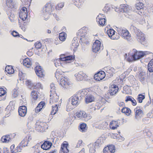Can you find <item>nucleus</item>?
Segmentation results:
<instances>
[{
  "label": "nucleus",
  "instance_id": "nucleus-1",
  "mask_svg": "<svg viewBox=\"0 0 153 153\" xmlns=\"http://www.w3.org/2000/svg\"><path fill=\"white\" fill-rule=\"evenodd\" d=\"M147 51H138L135 49H133L129 52V54L131 58L128 57L127 60L128 62H131L133 60L135 61L143 57L145 55L148 54Z\"/></svg>",
  "mask_w": 153,
  "mask_h": 153
},
{
  "label": "nucleus",
  "instance_id": "nucleus-2",
  "mask_svg": "<svg viewBox=\"0 0 153 153\" xmlns=\"http://www.w3.org/2000/svg\"><path fill=\"white\" fill-rule=\"evenodd\" d=\"M86 27H83L80 29L77 33V37L74 38L71 46L72 48H74V50H76L79 45V43L77 42H76V40H77L78 39L82 41V39L85 37L86 32Z\"/></svg>",
  "mask_w": 153,
  "mask_h": 153
},
{
  "label": "nucleus",
  "instance_id": "nucleus-3",
  "mask_svg": "<svg viewBox=\"0 0 153 153\" xmlns=\"http://www.w3.org/2000/svg\"><path fill=\"white\" fill-rule=\"evenodd\" d=\"M131 28L133 29V30L136 35V38L137 41L142 44H145L146 43V41L144 34L139 29L134 26H131Z\"/></svg>",
  "mask_w": 153,
  "mask_h": 153
},
{
  "label": "nucleus",
  "instance_id": "nucleus-4",
  "mask_svg": "<svg viewBox=\"0 0 153 153\" xmlns=\"http://www.w3.org/2000/svg\"><path fill=\"white\" fill-rule=\"evenodd\" d=\"M53 5L51 3L46 4L42 10V15L44 19L46 20L48 19L49 14L52 12Z\"/></svg>",
  "mask_w": 153,
  "mask_h": 153
},
{
  "label": "nucleus",
  "instance_id": "nucleus-5",
  "mask_svg": "<svg viewBox=\"0 0 153 153\" xmlns=\"http://www.w3.org/2000/svg\"><path fill=\"white\" fill-rule=\"evenodd\" d=\"M76 114V116L77 117L85 121H88L91 118L90 116L83 110H81L77 112Z\"/></svg>",
  "mask_w": 153,
  "mask_h": 153
},
{
  "label": "nucleus",
  "instance_id": "nucleus-6",
  "mask_svg": "<svg viewBox=\"0 0 153 153\" xmlns=\"http://www.w3.org/2000/svg\"><path fill=\"white\" fill-rule=\"evenodd\" d=\"M48 127L46 123L41 122L36 125V129L38 131L43 132L48 128Z\"/></svg>",
  "mask_w": 153,
  "mask_h": 153
},
{
  "label": "nucleus",
  "instance_id": "nucleus-7",
  "mask_svg": "<svg viewBox=\"0 0 153 153\" xmlns=\"http://www.w3.org/2000/svg\"><path fill=\"white\" fill-rule=\"evenodd\" d=\"M59 84L63 88H67L70 85V83L67 78L64 77L60 79Z\"/></svg>",
  "mask_w": 153,
  "mask_h": 153
},
{
  "label": "nucleus",
  "instance_id": "nucleus-8",
  "mask_svg": "<svg viewBox=\"0 0 153 153\" xmlns=\"http://www.w3.org/2000/svg\"><path fill=\"white\" fill-rule=\"evenodd\" d=\"M29 141V140H28L27 137H26L16 148L17 151L21 152L22 148L27 146Z\"/></svg>",
  "mask_w": 153,
  "mask_h": 153
},
{
  "label": "nucleus",
  "instance_id": "nucleus-9",
  "mask_svg": "<svg viewBox=\"0 0 153 153\" xmlns=\"http://www.w3.org/2000/svg\"><path fill=\"white\" fill-rule=\"evenodd\" d=\"M105 18L104 14L100 13L96 18L97 21L100 25L103 26L105 22Z\"/></svg>",
  "mask_w": 153,
  "mask_h": 153
},
{
  "label": "nucleus",
  "instance_id": "nucleus-10",
  "mask_svg": "<svg viewBox=\"0 0 153 153\" xmlns=\"http://www.w3.org/2000/svg\"><path fill=\"white\" fill-rule=\"evenodd\" d=\"M35 73L36 75L39 77H43L45 76L44 71L40 65H37L35 68Z\"/></svg>",
  "mask_w": 153,
  "mask_h": 153
},
{
  "label": "nucleus",
  "instance_id": "nucleus-11",
  "mask_svg": "<svg viewBox=\"0 0 153 153\" xmlns=\"http://www.w3.org/2000/svg\"><path fill=\"white\" fill-rule=\"evenodd\" d=\"M105 76V72L103 71H100L95 74L94 78L96 80L99 81L103 79Z\"/></svg>",
  "mask_w": 153,
  "mask_h": 153
},
{
  "label": "nucleus",
  "instance_id": "nucleus-12",
  "mask_svg": "<svg viewBox=\"0 0 153 153\" xmlns=\"http://www.w3.org/2000/svg\"><path fill=\"white\" fill-rule=\"evenodd\" d=\"M134 111H135V118L136 119L138 120L143 117V112L142 110L140 109L139 107L137 106L134 109Z\"/></svg>",
  "mask_w": 153,
  "mask_h": 153
},
{
  "label": "nucleus",
  "instance_id": "nucleus-13",
  "mask_svg": "<svg viewBox=\"0 0 153 153\" xmlns=\"http://www.w3.org/2000/svg\"><path fill=\"white\" fill-rule=\"evenodd\" d=\"M101 42L98 40H96L93 43L92 46V51L96 53L98 51L100 48Z\"/></svg>",
  "mask_w": 153,
  "mask_h": 153
},
{
  "label": "nucleus",
  "instance_id": "nucleus-14",
  "mask_svg": "<svg viewBox=\"0 0 153 153\" xmlns=\"http://www.w3.org/2000/svg\"><path fill=\"white\" fill-rule=\"evenodd\" d=\"M115 151L114 146L111 145L105 147L103 149L104 153H114Z\"/></svg>",
  "mask_w": 153,
  "mask_h": 153
},
{
  "label": "nucleus",
  "instance_id": "nucleus-15",
  "mask_svg": "<svg viewBox=\"0 0 153 153\" xmlns=\"http://www.w3.org/2000/svg\"><path fill=\"white\" fill-rule=\"evenodd\" d=\"M18 112L19 116L22 117H25L27 112L26 107L25 105L20 106L19 108Z\"/></svg>",
  "mask_w": 153,
  "mask_h": 153
},
{
  "label": "nucleus",
  "instance_id": "nucleus-16",
  "mask_svg": "<svg viewBox=\"0 0 153 153\" xmlns=\"http://www.w3.org/2000/svg\"><path fill=\"white\" fill-rule=\"evenodd\" d=\"M118 88L117 85H112L109 87V93L111 95H114L117 92Z\"/></svg>",
  "mask_w": 153,
  "mask_h": 153
},
{
  "label": "nucleus",
  "instance_id": "nucleus-17",
  "mask_svg": "<svg viewBox=\"0 0 153 153\" xmlns=\"http://www.w3.org/2000/svg\"><path fill=\"white\" fill-rule=\"evenodd\" d=\"M50 103L52 104L58 101L59 96L57 95L56 93L51 94L50 95Z\"/></svg>",
  "mask_w": 153,
  "mask_h": 153
},
{
  "label": "nucleus",
  "instance_id": "nucleus-18",
  "mask_svg": "<svg viewBox=\"0 0 153 153\" xmlns=\"http://www.w3.org/2000/svg\"><path fill=\"white\" fill-rule=\"evenodd\" d=\"M104 69L108 75L110 76H112L115 72V70L113 68L110 66L105 67Z\"/></svg>",
  "mask_w": 153,
  "mask_h": 153
},
{
  "label": "nucleus",
  "instance_id": "nucleus-19",
  "mask_svg": "<svg viewBox=\"0 0 153 153\" xmlns=\"http://www.w3.org/2000/svg\"><path fill=\"white\" fill-rule=\"evenodd\" d=\"M71 104L73 105H77L79 104V98L78 96L76 94L73 95L71 97Z\"/></svg>",
  "mask_w": 153,
  "mask_h": 153
},
{
  "label": "nucleus",
  "instance_id": "nucleus-20",
  "mask_svg": "<svg viewBox=\"0 0 153 153\" xmlns=\"http://www.w3.org/2000/svg\"><path fill=\"white\" fill-rule=\"evenodd\" d=\"M52 145V143L51 141L47 140L41 145V148L43 150H47L51 148Z\"/></svg>",
  "mask_w": 153,
  "mask_h": 153
},
{
  "label": "nucleus",
  "instance_id": "nucleus-21",
  "mask_svg": "<svg viewBox=\"0 0 153 153\" xmlns=\"http://www.w3.org/2000/svg\"><path fill=\"white\" fill-rule=\"evenodd\" d=\"M6 4L8 7V9L12 10L13 11L15 10L16 8L14 6V4L12 0H7Z\"/></svg>",
  "mask_w": 153,
  "mask_h": 153
},
{
  "label": "nucleus",
  "instance_id": "nucleus-22",
  "mask_svg": "<svg viewBox=\"0 0 153 153\" xmlns=\"http://www.w3.org/2000/svg\"><path fill=\"white\" fill-rule=\"evenodd\" d=\"M85 74L82 71H79L77 74H75L77 80L78 81L82 80L84 77H85Z\"/></svg>",
  "mask_w": 153,
  "mask_h": 153
},
{
  "label": "nucleus",
  "instance_id": "nucleus-23",
  "mask_svg": "<svg viewBox=\"0 0 153 153\" xmlns=\"http://www.w3.org/2000/svg\"><path fill=\"white\" fill-rule=\"evenodd\" d=\"M60 57H61V59H62V60L64 61H66L68 60H71L75 58L74 56L73 55L69 56H66L65 54H61L60 55Z\"/></svg>",
  "mask_w": 153,
  "mask_h": 153
},
{
  "label": "nucleus",
  "instance_id": "nucleus-24",
  "mask_svg": "<svg viewBox=\"0 0 153 153\" xmlns=\"http://www.w3.org/2000/svg\"><path fill=\"white\" fill-rule=\"evenodd\" d=\"M68 146V143H63L61 145V149L60 150V153H68L69 150L67 149Z\"/></svg>",
  "mask_w": 153,
  "mask_h": 153
},
{
  "label": "nucleus",
  "instance_id": "nucleus-25",
  "mask_svg": "<svg viewBox=\"0 0 153 153\" xmlns=\"http://www.w3.org/2000/svg\"><path fill=\"white\" fill-rule=\"evenodd\" d=\"M146 73L143 71L140 72L139 76V78L140 81L142 83H144L146 80Z\"/></svg>",
  "mask_w": 153,
  "mask_h": 153
},
{
  "label": "nucleus",
  "instance_id": "nucleus-26",
  "mask_svg": "<svg viewBox=\"0 0 153 153\" xmlns=\"http://www.w3.org/2000/svg\"><path fill=\"white\" fill-rule=\"evenodd\" d=\"M87 94V92L85 90L79 91L76 93V94L78 96V97H79V100L82 99Z\"/></svg>",
  "mask_w": 153,
  "mask_h": 153
},
{
  "label": "nucleus",
  "instance_id": "nucleus-27",
  "mask_svg": "<svg viewBox=\"0 0 153 153\" xmlns=\"http://www.w3.org/2000/svg\"><path fill=\"white\" fill-rule=\"evenodd\" d=\"M13 10L10 9H8L7 11V14L11 22H14L15 16L14 14L13 13Z\"/></svg>",
  "mask_w": 153,
  "mask_h": 153
},
{
  "label": "nucleus",
  "instance_id": "nucleus-28",
  "mask_svg": "<svg viewBox=\"0 0 153 153\" xmlns=\"http://www.w3.org/2000/svg\"><path fill=\"white\" fill-rule=\"evenodd\" d=\"M115 31L113 29H110L107 30V33L109 37L112 39H116L114 36Z\"/></svg>",
  "mask_w": 153,
  "mask_h": 153
},
{
  "label": "nucleus",
  "instance_id": "nucleus-29",
  "mask_svg": "<svg viewBox=\"0 0 153 153\" xmlns=\"http://www.w3.org/2000/svg\"><path fill=\"white\" fill-rule=\"evenodd\" d=\"M118 126V123L117 121L112 120L109 124V127L112 129H116Z\"/></svg>",
  "mask_w": 153,
  "mask_h": 153
},
{
  "label": "nucleus",
  "instance_id": "nucleus-30",
  "mask_svg": "<svg viewBox=\"0 0 153 153\" xmlns=\"http://www.w3.org/2000/svg\"><path fill=\"white\" fill-rule=\"evenodd\" d=\"M126 31V32L124 34L122 33L120 31H119L120 35L122 36L124 39H127L128 41L130 40L131 38V34L129 33L128 30Z\"/></svg>",
  "mask_w": 153,
  "mask_h": 153
},
{
  "label": "nucleus",
  "instance_id": "nucleus-31",
  "mask_svg": "<svg viewBox=\"0 0 153 153\" xmlns=\"http://www.w3.org/2000/svg\"><path fill=\"white\" fill-rule=\"evenodd\" d=\"M23 65L27 68H29L31 65V61L28 58H27L23 60Z\"/></svg>",
  "mask_w": 153,
  "mask_h": 153
},
{
  "label": "nucleus",
  "instance_id": "nucleus-32",
  "mask_svg": "<svg viewBox=\"0 0 153 153\" xmlns=\"http://www.w3.org/2000/svg\"><path fill=\"white\" fill-rule=\"evenodd\" d=\"M55 76L57 80L61 79L64 77L62 75V72L59 70L57 69L55 73Z\"/></svg>",
  "mask_w": 153,
  "mask_h": 153
},
{
  "label": "nucleus",
  "instance_id": "nucleus-33",
  "mask_svg": "<svg viewBox=\"0 0 153 153\" xmlns=\"http://www.w3.org/2000/svg\"><path fill=\"white\" fill-rule=\"evenodd\" d=\"M128 6L126 4H123L120 7V11L123 12H126L128 11Z\"/></svg>",
  "mask_w": 153,
  "mask_h": 153
},
{
  "label": "nucleus",
  "instance_id": "nucleus-34",
  "mask_svg": "<svg viewBox=\"0 0 153 153\" xmlns=\"http://www.w3.org/2000/svg\"><path fill=\"white\" fill-rule=\"evenodd\" d=\"M85 100L87 103H89L94 101V97L91 94H88L85 98Z\"/></svg>",
  "mask_w": 153,
  "mask_h": 153
},
{
  "label": "nucleus",
  "instance_id": "nucleus-35",
  "mask_svg": "<svg viewBox=\"0 0 153 153\" xmlns=\"http://www.w3.org/2000/svg\"><path fill=\"white\" fill-rule=\"evenodd\" d=\"M135 7L137 10H143V4L142 2L139 1L138 0H137V2L135 4Z\"/></svg>",
  "mask_w": 153,
  "mask_h": 153
},
{
  "label": "nucleus",
  "instance_id": "nucleus-36",
  "mask_svg": "<svg viewBox=\"0 0 153 153\" xmlns=\"http://www.w3.org/2000/svg\"><path fill=\"white\" fill-rule=\"evenodd\" d=\"M5 71L8 74H11L14 72V70L11 66H7L5 68Z\"/></svg>",
  "mask_w": 153,
  "mask_h": 153
},
{
  "label": "nucleus",
  "instance_id": "nucleus-37",
  "mask_svg": "<svg viewBox=\"0 0 153 153\" xmlns=\"http://www.w3.org/2000/svg\"><path fill=\"white\" fill-rule=\"evenodd\" d=\"M27 12H19V16L20 18L23 21H24L25 20L27 16Z\"/></svg>",
  "mask_w": 153,
  "mask_h": 153
},
{
  "label": "nucleus",
  "instance_id": "nucleus-38",
  "mask_svg": "<svg viewBox=\"0 0 153 153\" xmlns=\"http://www.w3.org/2000/svg\"><path fill=\"white\" fill-rule=\"evenodd\" d=\"M10 140V135H7L3 136L1 139V141L3 143H8Z\"/></svg>",
  "mask_w": 153,
  "mask_h": 153
},
{
  "label": "nucleus",
  "instance_id": "nucleus-39",
  "mask_svg": "<svg viewBox=\"0 0 153 153\" xmlns=\"http://www.w3.org/2000/svg\"><path fill=\"white\" fill-rule=\"evenodd\" d=\"M104 143V139L103 137L98 138L95 142V146H101Z\"/></svg>",
  "mask_w": 153,
  "mask_h": 153
},
{
  "label": "nucleus",
  "instance_id": "nucleus-40",
  "mask_svg": "<svg viewBox=\"0 0 153 153\" xmlns=\"http://www.w3.org/2000/svg\"><path fill=\"white\" fill-rule=\"evenodd\" d=\"M62 57H60L59 59H57L54 60V64L56 67H57L59 66H60L61 65L62 63V62L63 61L62 60V59L61 58Z\"/></svg>",
  "mask_w": 153,
  "mask_h": 153
},
{
  "label": "nucleus",
  "instance_id": "nucleus-41",
  "mask_svg": "<svg viewBox=\"0 0 153 153\" xmlns=\"http://www.w3.org/2000/svg\"><path fill=\"white\" fill-rule=\"evenodd\" d=\"M84 0H73V2L75 5L77 7H79L84 2Z\"/></svg>",
  "mask_w": 153,
  "mask_h": 153
},
{
  "label": "nucleus",
  "instance_id": "nucleus-42",
  "mask_svg": "<svg viewBox=\"0 0 153 153\" xmlns=\"http://www.w3.org/2000/svg\"><path fill=\"white\" fill-rule=\"evenodd\" d=\"M31 99L33 100H36L38 98V94L35 91H32L31 93Z\"/></svg>",
  "mask_w": 153,
  "mask_h": 153
},
{
  "label": "nucleus",
  "instance_id": "nucleus-43",
  "mask_svg": "<svg viewBox=\"0 0 153 153\" xmlns=\"http://www.w3.org/2000/svg\"><path fill=\"white\" fill-rule=\"evenodd\" d=\"M148 69L150 72L153 71V59H152L149 62L148 65Z\"/></svg>",
  "mask_w": 153,
  "mask_h": 153
},
{
  "label": "nucleus",
  "instance_id": "nucleus-44",
  "mask_svg": "<svg viewBox=\"0 0 153 153\" xmlns=\"http://www.w3.org/2000/svg\"><path fill=\"white\" fill-rule=\"evenodd\" d=\"M121 111L123 113H124L128 115H129L130 114L131 110L128 108L124 107L122 109Z\"/></svg>",
  "mask_w": 153,
  "mask_h": 153
},
{
  "label": "nucleus",
  "instance_id": "nucleus-45",
  "mask_svg": "<svg viewBox=\"0 0 153 153\" xmlns=\"http://www.w3.org/2000/svg\"><path fill=\"white\" fill-rule=\"evenodd\" d=\"M50 92L51 94L55 93H56V86L55 84L53 83H52L50 85Z\"/></svg>",
  "mask_w": 153,
  "mask_h": 153
},
{
  "label": "nucleus",
  "instance_id": "nucleus-46",
  "mask_svg": "<svg viewBox=\"0 0 153 153\" xmlns=\"http://www.w3.org/2000/svg\"><path fill=\"white\" fill-rule=\"evenodd\" d=\"M86 125L85 123H83L80 126V131L82 132H85L87 130L86 127Z\"/></svg>",
  "mask_w": 153,
  "mask_h": 153
},
{
  "label": "nucleus",
  "instance_id": "nucleus-47",
  "mask_svg": "<svg viewBox=\"0 0 153 153\" xmlns=\"http://www.w3.org/2000/svg\"><path fill=\"white\" fill-rule=\"evenodd\" d=\"M66 33L65 32H62L59 34V39L62 41L65 40L66 39Z\"/></svg>",
  "mask_w": 153,
  "mask_h": 153
},
{
  "label": "nucleus",
  "instance_id": "nucleus-48",
  "mask_svg": "<svg viewBox=\"0 0 153 153\" xmlns=\"http://www.w3.org/2000/svg\"><path fill=\"white\" fill-rule=\"evenodd\" d=\"M58 105L57 104H55V106H52V110L51 112V115L55 114L57 111H58Z\"/></svg>",
  "mask_w": 153,
  "mask_h": 153
},
{
  "label": "nucleus",
  "instance_id": "nucleus-49",
  "mask_svg": "<svg viewBox=\"0 0 153 153\" xmlns=\"http://www.w3.org/2000/svg\"><path fill=\"white\" fill-rule=\"evenodd\" d=\"M145 98V95L142 94H139L138 96L137 100L139 103H141L142 102L143 100Z\"/></svg>",
  "mask_w": 153,
  "mask_h": 153
},
{
  "label": "nucleus",
  "instance_id": "nucleus-50",
  "mask_svg": "<svg viewBox=\"0 0 153 153\" xmlns=\"http://www.w3.org/2000/svg\"><path fill=\"white\" fill-rule=\"evenodd\" d=\"M117 32L118 34L120 35V32H121V33H122L124 34L126 31H127L128 30H126V29L124 28H122V27H118L117 28Z\"/></svg>",
  "mask_w": 153,
  "mask_h": 153
},
{
  "label": "nucleus",
  "instance_id": "nucleus-51",
  "mask_svg": "<svg viewBox=\"0 0 153 153\" xmlns=\"http://www.w3.org/2000/svg\"><path fill=\"white\" fill-rule=\"evenodd\" d=\"M64 5V4L63 3H59L56 6V10H60L63 7Z\"/></svg>",
  "mask_w": 153,
  "mask_h": 153
},
{
  "label": "nucleus",
  "instance_id": "nucleus-52",
  "mask_svg": "<svg viewBox=\"0 0 153 153\" xmlns=\"http://www.w3.org/2000/svg\"><path fill=\"white\" fill-rule=\"evenodd\" d=\"M22 23L23 24V25H20V26L21 27V29L23 31H25L26 30V28L25 27V26L27 25V23L25 22L24 21L22 22Z\"/></svg>",
  "mask_w": 153,
  "mask_h": 153
},
{
  "label": "nucleus",
  "instance_id": "nucleus-53",
  "mask_svg": "<svg viewBox=\"0 0 153 153\" xmlns=\"http://www.w3.org/2000/svg\"><path fill=\"white\" fill-rule=\"evenodd\" d=\"M110 10V7L107 4H106L104 8L103 9V10L105 13H107L108 11H109Z\"/></svg>",
  "mask_w": 153,
  "mask_h": 153
},
{
  "label": "nucleus",
  "instance_id": "nucleus-54",
  "mask_svg": "<svg viewBox=\"0 0 153 153\" xmlns=\"http://www.w3.org/2000/svg\"><path fill=\"white\" fill-rule=\"evenodd\" d=\"M6 93V91L3 88H0V97L4 96Z\"/></svg>",
  "mask_w": 153,
  "mask_h": 153
},
{
  "label": "nucleus",
  "instance_id": "nucleus-55",
  "mask_svg": "<svg viewBox=\"0 0 153 153\" xmlns=\"http://www.w3.org/2000/svg\"><path fill=\"white\" fill-rule=\"evenodd\" d=\"M35 89L41 88L42 89V86L41 84L39 82L37 83L34 86Z\"/></svg>",
  "mask_w": 153,
  "mask_h": 153
},
{
  "label": "nucleus",
  "instance_id": "nucleus-56",
  "mask_svg": "<svg viewBox=\"0 0 153 153\" xmlns=\"http://www.w3.org/2000/svg\"><path fill=\"white\" fill-rule=\"evenodd\" d=\"M35 47L36 48H40L41 47V43L40 42H37L35 44Z\"/></svg>",
  "mask_w": 153,
  "mask_h": 153
},
{
  "label": "nucleus",
  "instance_id": "nucleus-57",
  "mask_svg": "<svg viewBox=\"0 0 153 153\" xmlns=\"http://www.w3.org/2000/svg\"><path fill=\"white\" fill-rule=\"evenodd\" d=\"M11 34L14 37H18V36H19L18 33L15 31H13L11 33Z\"/></svg>",
  "mask_w": 153,
  "mask_h": 153
},
{
  "label": "nucleus",
  "instance_id": "nucleus-58",
  "mask_svg": "<svg viewBox=\"0 0 153 153\" xmlns=\"http://www.w3.org/2000/svg\"><path fill=\"white\" fill-rule=\"evenodd\" d=\"M147 116L148 117L150 118H152L153 117V108L152 110L148 114Z\"/></svg>",
  "mask_w": 153,
  "mask_h": 153
},
{
  "label": "nucleus",
  "instance_id": "nucleus-59",
  "mask_svg": "<svg viewBox=\"0 0 153 153\" xmlns=\"http://www.w3.org/2000/svg\"><path fill=\"white\" fill-rule=\"evenodd\" d=\"M22 2L26 4H30L31 3L32 0H21Z\"/></svg>",
  "mask_w": 153,
  "mask_h": 153
},
{
  "label": "nucleus",
  "instance_id": "nucleus-60",
  "mask_svg": "<svg viewBox=\"0 0 153 153\" xmlns=\"http://www.w3.org/2000/svg\"><path fill=\"white\" fill-rule=\"evenodd\" d=\"M45 105V103L44 102L41 101L38 104L37 106H38V107L39 106V108H41V109H42L43 107Z\"/></svg>",
  "mask_w": 153,
  "mask_h": 153
},
{
  "label": "nucleus",
  "instance_id": "nucleus-61",
  "mask_svg": "<svg viewBox=\"0 0 153 153\" xmlns=\"http://www.w3.org/2000/svg\"><path fill=\"white\" fill-rule=\"evenodd\" d=\"M132 97L130 96H127L126 97V99L125 100V101L126 102H127L129 101H131V100H132Z\"/></svg>",
  "mask_w": 153,
  "mask_h": 153
},
{
  "label": "nucleus",
  "instance_id": "nucleus-62",
  "mask_svg": "<svg viewBox=\"0 0 153 153\" xmlns=\"http://www.w3.org/2000/svg\"><path fill=\"white\" fill-rule=\"evenodd\" d=\"M132 102V104L133 106H135L137 105V102L136 100L133 98L131 101Z\"/></svg>",
  "mask_w": 153,
  "mask_h": 153
},
{
  "label": "nucleus",
  "instance_id": "nucleus-63",
  "mask_svg": "<svg viewBox=\"0 0 153 153\" xmlns=\"http://www.w3.org/2000/svg\"><path fill=\"white\" fill-rule=\"evenodd\" d=\"M31 50V51H30V50L28 51L27 53V55L29 56H31L33 54V52L32 51V50Z\"/></svg>",
  "mask_w": 153,
  "mask_h": 153
},
{
  "label": "nucleus",
  "instance_id": "nucleus-64",
  "mask_svg": "<svg viewBox=\"0 0 153 153\" xmlns=\"http://www.w3.org/2000/svg\"><path fill=\"white\" fill-rule=\"evenodd\" d=\"M27 12V9L25 7H23L21 10H20L19 12Z\"/></svg>",
  "mask_w": 153,
  "mask_h": 153
}]
</instances>
